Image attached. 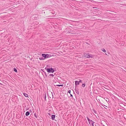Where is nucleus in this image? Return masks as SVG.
Returning <instances> with one entry per match:
<instances>
[{"mask_svg": "<svg viewBox=\"0 0 126 126\" xmlns=\"http://www.w3.org/2000/svg\"><path fill=\"white\" fill-rule=\"evenodd\" d=\"M45 69L47 70V72L53 73L54 70V69L52 68H48L47 67H46Z\"/></svg>", "mask_w": 126, "mask_h": 126, "instance_id": "1", "label": "nucleus"}, {"mask_svg": "<svg viewBox=\"0 0 126 126\" xmlns=\"http://www.w3.org/2000/svg\"><path fill=\"white\" fill-rule=\"evenodd\" d=\"M42 56L45 59L50 57L51 56L50 54H42Z\"/></svg>", "mask_w": 126, "mask_h": 126, "instance_id": "2", "label": "nucleus"}, {"mask_svg": "<svg viewBox=\"0 0 126 126\" xmlns=\"http://www.w3.org/2000/svg\"><path fill=\"white\" fill-rule=\"evenodd\" d=\"M82 82H83L81 80L79 79V81L77 80L75 81V84L76 86L79 85L80 83H82Z\"/></svg>", "mask_w": 126, "mask_h": 126, "instance_id": "3", "label": "nucleus"}, {"mask_svg": "<svg viewBox=\"0 0 126 126\" xmlns=\"http://www.w3.org/2000/svg\"><path fill=\"white\" fill-rule=\"evenodd\" d=\"M84 55L86 57L88 58H92L93 57L92 55L91 54L90 55L89 53H88L87 54H85Z\"/></svg>", "mask_w": 126, "mask_h": 126, "instance_id": "4", "label": "nucleus"}, {"mask_svg": "<svg viewBox=\"0 0 126 126\" xmlns=\"http://www.w3.org/2000/svg\"><path fill=\"white\" fill-rule=\"evenodd\" d=\"M75 90L76 93L78 95H79V92L78 91V89L76 88V86H75Z\"/></svg>", "mask_w": 126, "mask_h": 126, "instance_id": "5", "label": "nucleus"}, {"mask_svg": "<svg viewBox=\"0 0 126 126\" xmlns=\"http://www.w3.org/2000/svg\"><path fill=\"white\" fill-rule=\"evenodd\" d=\"M55 115H51V119L53 120H54L55 118Z\"/></svg>", "mask_w": 126, "mask_h": 126, "instance_id": "6", "label": "nucleus"}, {"mask_svg": "<svg viewBox=\"0 0 126 126\" xmlns=\"http://www.w3.org/2000/svg\"><path fill=\"white\" fill-rule=\"evenodd\" d=\"M54 86H62L63 85V84H61V85H57V84H56V82H55L54 83Z\"/></svg>", "mask_w": 126, "mask_h": 126, "instance_id": "7", "label": "nucleus"}, {"mask_svg": "<svg viewBox=\"0 0 126 126\" xmlns=\"http://www.w3.org/2000/svg\"><path fill=\"white\" fill-rule=\"evenodd\" d=\"M30 114V112L29 111H27L26 112V113L25 115L26 116H28Z\"/></svg>", "mask_w": 126, "mask_h": 126, "instance_id": "8", "label": "nucleus"}, {"mask_svg": "<svg viewBox=\"0 0 126 126\" xmlns=\"http://www.w3.org/2000/svg\"><path fill=\"white\" fill-rule=\"evenodd\" d=\"M23 94L26 97H28V95L27 94L25 93H23Z\"/></svg>", "mask_w": 126, "mask_h": 126, "instance_id": "9", "label": "nucleus"}, {"mask_svg": "<svg viewBox=\"0 0 126 126\" xmlns=\"http://www.w3.org/2000/svg\"><path fill=\"white\" fill-rule=\"evenodd\" d=\"M85 86V83H83L82 84V86L83 87H84Z\"/></svg>", "mask_w": 126, "mask_h": 126, "instance_id": "10", "label": "nucleus"}, {"mask_svg": "<svg viewBox=\"0 0 126 126\" xmlns=\"http://www.w3.org/2000/svg\"><path fill=\"white\" fill-rule=\"evenodd\" d=\"M44 96L45 100V101H46V93H45V94L44 95Z\"/></svg>", "mask_w": 126, "mask_h": 126, "instance_id": "11", "label": "nucleus"}, {"mask_svg": "<svg viewBox=\"0 0 126 126\" xmlns=\"http://www.w3.org/2000/svg\"><path fill=\"white\" fill-rule=\"evenodd\" d=\"M39 59L40 60H44V59H45V58H43L42 57H39Z\"/></svg>", "mask_w": 126, "mask_h": 126, "instance_id": "12", "label": "nucleus"}, {"mask_svg": "<svg viewBox=\"0 0 126 126\" xmlns=\"http://www.w3.org/2000/svg\"><path fill=\"white\" fill-rule=\"evenodd\" d=\"M14 71L16 72H17V69L15 68H14Z\"/></svg>", "mask_w": 126, "mask_h": 126, "instance_id": "13", "label": "nucleus"}, {"mask_svg": "<svg viewBox=\"0 0 126 126\" xmlns=\"http://www.w3.org/2000/svg\"><path fill=\"white\" fill-rule=\"evenodd\" d=\"M94 123L95 122L93 121L92 122H91V124H92V126H94Z\"/></svg>", "mask_w": 126, "mask_h": 126, "instance_id": "14", "label": "nucleus"}, {"mask_svg": "<svg viewBox=\"0 0 126 126\" xmlns=\"http://www.w3.org/2000/svg\"><path fill=\"white\" fill-rule=\"evenodd\" d=\"M88 121L90 124V125L91 122H92L93 121L92 120H89Z\"/></svg>", "mask_w": 126, "mask_h": 126, "instance_id": "15", "label": "nucleus"}, {"mask_svg": "<svg viewBox=\"0 0 126 126\" xmlns=\"http://www.w3.org/2000/svg\"><path fill=\"white\" fill-rule=\"evenodd\" d=\"M49 76H52V77H54V75L53 74H50L49 75Z\"/></svg>", "mask_w": 126, "mask_h": 126, "instance_id": "16", "label": "nucleus"}, {"mask_svg": "<svg viewBox=\"0 0 126 126\" xmlns=\"http://www.w3.org/2000/svg\"><path fill=\"white\" fill-rule=\"evenodd\" d=\"M34 116L36 118H37V116L36 115V114L35 113L34 114Z\"/></svg>", "mask_w": 126, "mask_h": 126, "instance_id": "17", "label": "nucleus"}, {"mask_svg": "<svg viewBox=\"0 0 126 126\" xmlns=\"http://www.w3.org/2000/svg\"><path fill=\"white\" fill-rule=\"evenodd\" d=\"M102 51L104 52H105L106 51V50L104 49H103L102 50Z\"/></svg>", "mask_w": 126, "mask_h": 126, "instance_id": "18", "label": "nucleus"}, {"mask_svg": "<svg viewBox=\"0 0 126 126\" xmlns=\"http://www.w3.org/2000/svg\"><path fill=\"white\" fill-rule=\"evenodd\" d=\"M85 43H86V44H88V45H90V44L89 43H88L87 42H85Z\"/></svg>", "mask_w": 126, "mask_h": 126, "instance_id": "19", "label": "nucleus"}, {"mask_svg": "<svg viewBox=\"0 0 126 126\" xmlns=\"http://www.w3.org/2000/svg\"><path fill=\"white\" fill-rule=\"evenodd\" d=\"M29 109V108H26L25 109L26 110H28Z\"/></svg>", "mask_w": 126, "mask_h": 126, "instance_id": "20", "label": "nucleus"}, {"mask_svg": "<svg viewBox=\"0 0 126 126\" xmlns=\"http://www.w3.org/2000/svg\"><path fill=\"white\" fill-rule=\"evenodd\" d=\"M68 93H69L70 94L71 91L70 90H68Z\"/></svg>", "mask_w": 126, "mask_h": 126, "instance_id": "21", "label": "nucleus"}, {"mask_svg": "<svg viewBox=\"0 0 126 126\" xmlns=\"http://www.w3.org/2000/svg\"><path fill=\"white\" fill-rule=\"evenodd\" d=\"M87 119L88 121L89 120H90L88 117H87Z\"/></svg>", "mask_w": 126, "mask_h": 126, "instance_id": "22", "label": "nucleus"}, {"mask_svg": "<svg viewBox=\"0 0 126 126\" xmlns=\"http://www.w3.org/2000/svg\"><path fill=\"white\" fill-rule=\"evenodd\" d=\"M51 94L52 95V98H53V94H52V92H51Z\"/></svg>", "mask_w": 126, "mask_h": 126, "instance_id": "23", "label": "nucleus"}, {"mask_svg": "<svg viewBox=\"0 0 126 126\" xmlns=\"http://www.w3.org/2000/svg\"><path fill=\"white\" fill-rule=\"evenodd\" d=\"M41 70L43 72H44V69H41Z\"/></svg>", "mask_w": 126, "mask_h": 126, "instance_id": "24", "label": "nucleus"}, {"mask_svg": "<svg viewBox=\"0 0 126 126\" xmlns=\"http://www.w3.org/2000/svg\"><path fill=\"white\" fill-rule=\"evenodd\" d=\"M126 5V4H120L119 5Z\"/></svg>", "mask_w": 126, "mask_h": 126, "instance_id": "25", "label": "nucleus"}, {"mask_svg": "<svg viewBox=\"0 0 126 126\" xmlns=\"http://www.w3.org/2000/svg\"><path fill=\"white\" fill-rule=\"evenodd\" d=\"M29 111L30 112H32V110H30Z\"/></svg>", "mask_w": 126, "mask_h": 126, "instance_id": "26", "label": "nucleus"}, {"mask_svg": "<svg viewBox=\"0 0 126 126\" xmlns=\"http://www.w3.org/2000/svg\"><path fill=\"white\" fill-rule=\"evenodd\" d=\"M48 114L49 115H51V114H50L49 113H48Z\"/></svg>", "mask_w": 126, "mask_h": 126, "instance_id": "27", "label": "nucleus"}, {"mask_svg": "<svg viewBox=\"0 0 126 126\" xmlns=\"http://www.w3.org/2000/svg\"><path fill=\"white\" fill-rule=\"evenodd\" d=\"M94 110V112L95 113H96V111L95 110Z\"/></svg>", "mask_w": 126, "mask_h": 126, "instance_id": "28", "label": "nucleus"}, {"mask_svg": "<svg viewBox=\"0 0 126 126\" xmlns=\"http://www.w3.org/2000/svg\"><path fill=\"white\" fill-rule=\"evenodd\" d=\"M70 95L71 96H72V97H73V95L72 94H70Z\"/></svg>", "mask_w": 126, "mask_h": 126, "instance_id": "29", "label": "nucleus"}, {"mask_svg": "<svg viewBox=\"0 0 126 126\" xmlns=\"http://www.w3.org/2000/svg\"><path fill=\"white\" fill-rule=\"evenodd\" d=\"M0 84L1 85H3V84L2 83H0Z\"/></svg>", "mask_w": 126, "mask_h": 126, "instance_id": "30", "label": "nucleus"}, {"mask_svg": "<svg viewBox=\"0 0 126 126\" xmlns=\"http://www.w3.org/2000/svg\"><path fill=\"white\" fill-rule=\"evenodd\" d=\"M44 72V73L45 74H46V73L45 72Z\"/></svg>", "mask_w": 126, "mask_h": 126, "instance_id": "31", "label": "nucleus"}, {"mask_svg": "<svg viewBox=\"0 0 126 126\" xmlns=\"http://www.w3.org/2000/svg\"><path fill=\"white\" fill-rule=\"evenodd\" d=\"M45 75H46V77H47V74H46Z\"/></svg>", "mask_w": 126, "mask_h": 126, "instance_id": "32", "label": "nucleus"}, {"mask_svg": "<svg viewBox=\"0 0 126 126\" xmlns=\"http://www.w3.org/2000/svg\"><path fill=\"white\" fill-rule=\"evenodd\" d=\"M47 67H48V65H47Z\"/></svg>", "mask_w": 126, "mask_h": 126, "instance_id": "33", "label": "nucleus"}, {"mask_svg": "<svg viewBox=\"0 0 126 126\" xmlns=\"http://www.w3.org/2000/svg\"><path fill=\"white\" fill-rule=\"evenodd\" d=\"M44 13H45V12H44Z\"/></svg>", "mask_w": 126, "mask_h": 126, "instance_id": "34", "label": "nucleus"}, {"mask_svg": "<svg viewBox=\"0 0 126 126\" xmlns=\"http://www.w3.org/2000/svg\"><path fill=\"white\" fill-rule=\"evenodd\" d=\"M43 96H44V95H43Z\"/></svg>", "mask_w": 126, "mask_h": 126, "instance_id": "35", "label": "nucleus"}, {"mask_svg": "<svg viewBox=\"0 0 126 126\" xmlns=\"http://www.w3.org/2000/svg\"><path fill=\"white\" fill-rule=\"evenodd\" d=\"M103 126H104V125H103Z\"/></svg>", "mask_w": 126, "mask_h": 126, "instance_id": "36", "label": "nucleus"}]
</instances>
